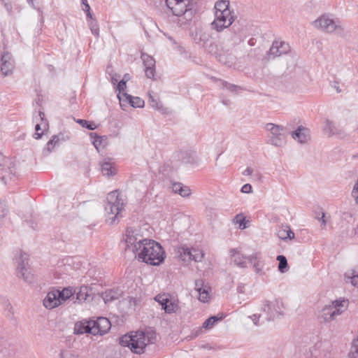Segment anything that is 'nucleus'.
<instances>
[{
  "mask_svg": "<svg viewBox=\"0 0 358 358\" xmlns=\"http://www.w3.org/2000/svg\"><path fill=\"white\" fill-rule=\"evenodd\" d=\"M135 257L148 264L158 266L165 258V252L161 245L154 240L146 239L138 241V246L134 248Z\"/></svg>",
  "mask_w": 358,
  "mask_h": 358,
  "instance_id": "obj_1",
  "label": "nucleus"
},
{
  "mask_svg": "<svg viewBox=\"0 0 358 358\" xmlns=\"http://www.w3.org/2000/svg\"><path fill=\"white\" fill-rule=\"evenodd\" d=\"M157 340L158 336L155 331L147 329L122 336L120 343L122 345L129 347L132 352L141 355L145 352L150 345L155 344Z\"/></svg>",
  "mask_w": 358,
  "mask_h": 358,
  "instance_id": "obj_2",
  "label": "nucleus"
},
{
  "mask_svg": "<svg viewBox=\"0 0 358 358\" xmlns=\"http://www.w3.org/2000/svg\"><path fill=\"white\" fill-rule=\"evenodd\" d=\"M313 25L317 29L326 34H335L341 37H344L346 34L340 20L331 18L328 14L322 15L313 22Z\"/></svg>",
  "mask_w": 358,
  "mask_h": 358,
  "instance_id": "obj_3",
  "label": "nucleus"
},
{
  "mask_svg": "<svg viewBox=\"0 0 358 358\" xmlns=\"http://www.w3.org/2000/svg\"><path fill=\"white\" fill-rule=\"evenodd\" d=\"M124 202L117 191L110 192L107 196V203L105 211L107 214V221L113 224L118 219L123 209Z\"/></svg>",
  "mask_w": 358,
  "mask_h": 358,
  "instance_id": "obj_4",
  "label": "nucleus"
},
{
  "mask_svg": "<svg viewBox=\"0 0 358 358\" xmlns=\"http://www.w3.org/2000/svg\"><path fill=\"white\" fill-rule=\"evenodd\" d=\"M15 260L17 264V275L22 278L25 282L31 283L34 282V275L29 265V256L22 251H17L15 255Z\"/></svg>",
  "mask_w": 358,
  "mask_h": 358,
  "instance_id": "obj_5",
  "label": "nucleus"
},
{
  "mask_svg": "<svg viewBox=\"0 0 358 358\" xmlns=\"http://www.w3.org/2000/svg\"><path fill=\"white\" fill-rule=\"evenodd\" d=\"M265 129L268 131V143L275 147H282L286 143L285 128L279 124L267 123Z\"/></svg>",
  "mask_w": 358,
  "mask_h": 358,
  "instance_id": "obj_6",
  "label": "nucleus"
},
{
  "mask_svg": "<svg viewBox=\"0 0 358 358\" xmlns=\"http://www.w3.org/2000/svg\"><path fill=\"white\" fill-rule=\"evenodd\" d=\"M348 301L335 300L330 304L326 305L320 311V317L324 322L334 320L336 316L340 315L347 308Z\"/></svg>",
  "mask_w": 358,
  "mask_h": 358,
  "instance_id": "obj_7",
  "label": "nucleus"
},
{
  "mask_svg": "<svg viewBox=\"0 0 358 358\" xmlns=\"http://www.w3.org/2000/svg\"><path fill=\"white\" fill-rule=\"evenodd\" d=\"M283 310V303L280 300L264 301L260 308V310L266 313L267 321L273 320L276 317L282 315Z\"/></svg>",
  "mask_w": 358,
  "mask_h": 358,
  "instance_id": "obj_8",
  "label": "nucleus"
},
{
  "mask_svg": "<svg viewBox=\"0 0 358 358\" xmlns=\"http://www.w3.org/2000/svg\"><path fill=\"white\" fill-rule=\"evenodd\" d=\"M177 254L183 262L194 260L196 262H200L204 257L203 252L199 248H189L185 245L178 248Z\"/></svg>",
  "mask_w": 358,
  "mask_h": 358,
  "instance_id": "obj_9",
  "label": "nucleus"
},
{
  "mask_svg": "<svg viewBox=\"0 0 358 358\" xmlns=\"http://www.w3.org/2000/svg\"><path fill=\"white\" fill-rule=\"evenodd\" d=\"M234 21V16L232 15L231 11L215 13V20L210 25L212 29L220 32L231 26Z\"/></svg>",
  "mask_w": 358,
  "mask_h": 358,
  "instance_id": "obj_10",
  "label": "nucleus"
},
{
  "mask_svg": "<svg viewBox=\"0 0 358 358\" xmlns=\"http://www.w3.org/2000/svg\"><path fill=\"white\" fill-rule=\"evenodd\" d=\"M191 0H165L167 8L173 15L182 16L192 10Z\"/></svg>",
  "mask_w": 358,
  "mask_h": 358,
  "instance_id": "obj_11",
  "label": "nucleus"
},
{
  "mask_svg": "<svg viewBox=\"0 0 358 358\" xmlns=\"http://www.w3.org/2000/svg\"><path fill=\"white\" fill-rule=\"evenodd\" d=\"M15 63L12 55L8 52L0 54V76L6 77L13 73Z\"/></svg>",
  "mask_w": 358,
  "mask_h": 358,
  "instance_id": "obj_12",
  "label": "nucleus"
},
{
  "mask_svg": "<svg viewBox=\"0 0 358 358\" xmlns=\"http://www.w3.org/2000/svg\"><path fill=\"white\" fill-rule=\"evenodd\" d=\"M91 334L101 336L106 334L110 329L111 324L106 317H100L96 320H91Z\"/></svg>",
  "mask_w": 358,
  "mask_h": 358,
  "instance_id": "obj_13",
  "label": "nucleus"
},
{
  "mask_svg": "<svg viewBox=\"0 0 358 358\" xmlns=\"http://www.w3.org/2000/svg\"><path fill=\"white\" fill-rule=\"evenodd\" d=\"M124 241L126 243L125 250L131 248V251L134 252V247L138 246V241L141 240H144L145 238H141V236L139 234L138 231L136 229L133 227H128L124 234L123 235Z\"/></svg>",
  "mask_w": 358,
  "mask_h": 358,
  "instance_id": "obj_14",
  "label": "nucleus"
},
{
  "mask_svg": "<svg viewBox=\"0 0 358 358\" xmlns=\"http://www.w3.org/2000/svg\"><path fill=\"white\" fill-rule=\"evenodd\" d=\"M118 99L120 104L122 108L124 106H127V104H129L134 108H142L144 106L145 103L144 101L140 97L133 96L127 93L120 94L118 96Z\"/></svg>",
  "mask_w": 358,
  "mask_h": 358,
  "instance_id": "obj_15",
  "label": "nucleus"
},
{
  "mask_svg": "<svg viewBox=\"0 0 358 358\" xmlns=\"http://www.w3.org/2000/svg\"><path fill=\"white\" fill-rule=\"evenodd\" d=\"M290 51V46L284 41H275L273 42L268 54L269 57L275 58L287 54Z\"/></svg>",
  "mask_w": 358,
  "mask_h": 358,
  "instance_id": "obj_16",
  "label": "nucleus"
},
{
  "mask_svg": "<svg viewBox=\"0 0 358 358\" xmlns=\"http://www.w3.org/2000/svg\"><path fill=\"white\" fill-rule=\"evenodd\" d=\"M195 290L198 293L199 300L201 302H208L210 299V288L204 285L202 280H197L195 281Z\"/></svg>",
  "mask_w": 358,
  "mask_h": 358,
  "instance_id": "obj_17",
  "label": "nucleus"
},
{
  "mask_svg": "<svg viewBox=\"0 0 358 358\" xmlns=\"http://www.w3.org/2000/svg\"><path fill=\"white\" fill-rule=\"evenodd\" d=\"M59 290L49 292L43 299V305L46 308L52 309L60 305Z\"/></svg>",
  "mask_w": 358,
  "mask_h": 358,
  "instance_id": "obj_18",
  "label": "nucleus"
},
{
  "mask_svg": "<svg viewBox=\"0 0 358 358\" xmlns=\"http://www.w3.org/2000/svg\"><path fill=\"white\" fill-rule=\"evenodd\" d=\"M123 292L120 288H113L108 289L102 293L101 297L106 303H110L115 300L120 299Z\"/></svg>",
  "mask_w": 358,
  "mask_h": 358,
  "instance_id": "obj_19",
  "label": "nucleus"
},
{
  "mask_svg": "<svg viewBox=\"0 0 358 358\" xmlns=\"http://www.w3.org/2000/svg\"><path fill=\"white\" fill-rule=\"evenodd\" d=\"M309 130L303 127H299L292 133V136L300 143H306L310 140Z\"/></svg>",
  "mask_w": 358,
  "mask_h": 358,
  "instance_id": "obj_20",
  "label": "nucleus"
},
{
  "mask_svg": "<svg viewBox=\"0 0 358 358\" xmlns=\"http://www.w3.org/2000/svg\"><path fill=\"white\" fill-rule=\"evenodd\" d=\"M92 289L87 286H81L78 291L75 292L76 293V299L79 302L92 300Z\"/></svg>",
  "mask_w": 358,
  "mask_h": 358,
  "instance_id": "obj_21",
  "label": "nucleus"
},
{
  "mask_svg": "<svg viewBox=\"0 0 358 358\" xmlns=\"http://www.w3.org/2000/svg\"><path fill=\"white\" fill-rule=\"evenodd\" d=\"M91 320H85L78 322L75 324L74 332L76 334H83L85 333L91 334Z\"/></svg>",
  "mask_w": 358,
  "mask_h": 358,
  "instance_id": "obj_22",
  "label": "nucleus"
},
{
  "mask_svg": "<svg viewBox=\"0 0 358 358\" xmlns=\"http://www.w3.org/2000/svg\"><path fill=\"white\" fill-rule=\"evenodd\" d=\"M230 252L233 258V261L236 265L241 268L246 267V259H248V257H244L242 254H241L238 250L235 249L231 250Z\"/></svg>",
  "mask_w": 358,
  "mask_h": 358,
  "instance_id": "obj_23",
  "label": "nucleus"
},
{
  "mask_svg": "<svg viewBox=\"0 0 358 358\" xmlns=\"http://www.w3.org/2000/svg\"><path fill=\"white\" fill-rule=\"evenodd\" d=\"M173 192L180 194L182 197H187L191 194L190 189L181 182H174L172 185Z\"/></svg>",
  "mask_w": 358,
  "mask_h": 358,
  "instance_id": "obj_24",
  "label": "nucleus"
},
{
  "mask_svg": "<svg viewBox=\"0 0 358 358\" xmlns=\"http://www.w3.org/2000/svg\"><path fill=\"white\" fill-rule=\"evenodd\" d=\"M278 236L282 240H286L287 238L293 239L294 238V234L289 226H285L280 229L277 233Z\"/></svg>",
  "mask_w": 358,
  "mask_h": 358,
  "instance_id": "obj_25",
  "label": "nucleus"
},
{
  "mask_svg": "<svg viewBox=\"0 0 358 358\" xmlns=\"http://www.w3.org/2000/svg\"><path fill=\"white\" fill-rule=\"evenodd\" d=\"M324 123L325 125L324 127V131L326 133H328L329 136H333L339 134V130L334 122L329 120H326Z\"/></svg>",
  "mask_w": 358,
  "mask_h": 358,
  "instance_id": "obj_26",
  "label": "nucleus"
},
{
  "mask_svg": "<svg viewBox=\"0 0 358 358\" xmlns=\"http://www.w3.org/2000/svg\"><path fill=\"white\" fill-rule=\"evenodd\" d=\"M248 260L253 265V268L257 274L262 275L263 274V265L260 260L257 259L255 256L248 257Z\"/></svg>",
  "mask_w": 358,
  "mask_h": 358,
  "instance_id": "obj_27",
  "label": "nucleus"
},
{
  "mask_svg": "<svg viewBox=\"0 0 358 358\" xmlns=\"http://www.w3.org/2000/svg\"><path fill=\"white\" fill-rule=\"evenodd\" d=\"M215 13H224L231 11L229 9V1L227 0L217 1L215 4Z\"/></svg>",
  "mask_w": 358,
  "mask_h": 358,
  "instance_id": "obj_28",
  "label": "nucleus"
},
{
  "mask_svg": "<svg viewBox=\"0 0 358 358\" xmlns=\"http://www.w3.org/2000/svg\"><path fill=\"white\" fill-rule=\"evenodd\" d=\"M90 136L92 139V144L97 150L101 146L104 147L103 142L106 141V138L105 136H98L95 133H91Z\"/></svg>",
  "mask_w": 358,
  "mask_h": 358,
  "instance_id": "obj_29",
  "label": "nucleus"
},
{
  "mask_svg": "<svg viewBox=\"0 0 358 358\" xmlns=\"http://www.w3.org/2000/svg\"><path fill=\"white\" fill-rule=\"evenodd\" d=\"M60 140H64L63 134L53 136L52 139H50L47 143V152L50 153L53 150L55 146L59 145V142Z\"/></svg>",
  "mask_w": 358,
  "mask_h": 358,
  "instance_id": "obj_30",
  "label": "nucleus"
},
{
  "mask_svg": "<svg viewBox=\"0 0 358 358\" xmlns=\"http://www.w3.org/2000/svg\"><path fill=\"white\" fill-rule=\"evenodd\" d=\"M75 292L76 289H73L71 287L64 288L62 291L59 290L60 303L69 299Z\"/></svg>",
  "mask_w": 358,
  "mask_h": 358,
  "instance_id": "obj_31",
  "label": "nucleus"
},
{
  "mask_svg": "<svg viewBox=\"0 0 358 358\" xmlns=\"http://www.w3.org/2000/svg\"><path fill=\"white\" fill-rule=\"evenodd\" d=\"M149 102L152 108L164 113L165 109L164 108L162 103L158 99L152 96L151 94H149Z\"/></svg>",
  "mask_w": 358,
  "mask_h": 358,
  "instance_id": "obj_32",
  "label": "nucleus"
},
{
  "mask_svg": "<svg viewBox=\"0 0 358 358\" xmlns=\"http://www.w3.org/2000/svg\"><path fill=\"white\" fill-rule=\"evenodd\" d=\"M345 278L350 280L354 287H358V272L355 270L349 271L345 273Z\"/></svg>",
  "mask_w": 358,
  "mask_h": 358,
  "instance_id": "obj_33",
  "label": "nucleus"
},
{
  "mask_svg": "<svg viewBox=\"0 0 358 358\" xmlns=\"http://www.w3.org/2000/svg\"><path fill=\"white\" fill-rule=\"evenodd\" d=\"M101 172L103 176H110L115 174V169L109 162H105L101 165Z\"/></svg>",
  "mask_w": 358,
  "mask_h": 358,
  "instance_id": "obj_34",
  "label": "nucleus"
},
{
  "mask_svg": "<svg viewBox=\"0 0 358 358\" xmlns=\"http://www.w3.org/2000/svg\"><path fill=\"white\" fill-rule=\"evenodd\" d=\"M179 308L178 304L176 301H172L171 299L169 300V303H166L165 306H164V311L166 313H173L178 311Z\"/></svg>",
  "mask_w": 358,
  "mask_h": 358,
  "instance_id": "obj_35",
  "label": "nucleus"
},
{
  "mask_svg": "<svg viewBox=\"0 0 358 358\" xmlns=\"http://www.w3.org/2000/svg\"><path fill=\"white\" fill-rule=\"evenodd\" d=\"M222 319V317H218V316H212L208 318L204 321L202 325V328L209 329H211L214 324L221 320Z\"/></svg>",
  "mask_w": 358,
  "mask_h": 358,
  "instance_id": "obj_36",
  "label": "nucleus"
},
{
  "mask_svg": "<svg viewBox=\"0 0 358 358\" xmlns=\"http://www.w3.org/2000/svg\"><path fill=\"white\" fill-rule=\"evenodd\" d=\"M276 259L279 262L278 270L281 273H285L287 271L288 264L287 258L284 255H278Z\"/></svg>",
  "mask_w": 358,
  "mask_h": 358,
  "instance_id": "obj_37",
  "label": "nucleus"
},
{
  "mask_svg": "<svg viewBox=\"0 0 358 358\" xmlns=\"http://www.w3.org/2000/svg\"><path fill=\"white\" fill-rule=\"evenodd\" d=\"M141 59H143L145 68L155 67V60L152 57L143 53L141 55Z\"/></svg>",
  "mask_w": 358,
  "mask_h": 358,
  "instance_id": "obj_38",
  "label": "nucleus"
},
{
  "mask_svg": "<svg viewBox=\"0 0 358 358\" xmlns=\"http://www.w3.org/2000/svg\"><path fill=\"white\" fill-rule=\"evenodd\" d=\"M211 78L215 80V81L219 82L224 88L227 89L230 92H236L238 90L241 89V87L239 86L229 83L227 81H224V80H222L220 79H215L214 78Z\"/></svg>",
  "mask_w": 358,
  "mask_h": 358,
  "instance_id": "obj_39",
  "label": "nucleus"
},
{
  "mask_svg": "<svg viewBox=\"0 0 358 358\" xmlns=\"http://www.w3.org/2000/svg\"><path fill=\"white\" fill-rule=\"evenodd\" d=\"M74 120L78 123L79 124H80L83 127H85L90 130H94L96 128V125L92 122H89V121H87L85 120H81V119H78L77 120H76L74 119Z\"/></svg>",
  "mask_w": 358,
  "mask_h": 358,
  "instance_id": "obj_40",
  "label": "nucleus"
},
{
  "mask_svg": "<svg viewBox=\"0 0 358 358\" xmlns=\"http://www.w3.org/2000/svg\"><path fill=\"white\" fill-rule=\"evenodd\" d=\"M349 358H358V338L355 339L352 342Z\"/></svg>",
  "mask_w": 358,
  "mask_h": 358,
  "instance_id": "obj_41",
  "label": "nucleus"
},
{
  "mask_svg": "<svg viewBox=\"0 0 358 358\" xmlns=\"http://www.w3.org/2000/svg\"><path fill=\"white\" fill-rule=\"evenodd\" d=\"M89 26L93 35L98 37L99 35V27L96 20L89 21Z\"/></svg>",
  "mask_w": 358,
  "mask_h": 358,
  "instance_id": "obj_42",
  "label": "nucleus"
},
{
  "mask_svg": "<svg viewBox=\"0 0 358 358\" xmlns=\"http://www.w3.org/2000/svg\"><path fill=\"white\" fill-rule=\"evenodd\" d=\"M233 222L235 224H239L240 229H243L246 227L245 224V217L241 214L236 215L233 219Z\"/></svg>",
  "mask_w": 358,
  "mask_h": 358,
  "instance_id": "obj_43",
  "label": "nucleus"
},
{
  "mask_svg": "<svg viewBox=\"0 0 358 358\" xmlns=\"http://www.w3.org/2000/svg\"><path fill=\"white\" fill-rule=\"evenodd\" d=\"M1 4L3 6L8 14L11 15L13 13V4L11 0H0Z\"/></svg>",
  "mask_w": 358,
  "mask_h": 358,
  "instance_id": "obj_44",
  "label": "nucleus"
},
{
  "mask_svg": "<svg viewBox=\"0 0 358 358\" xmlns=\"http://www.w3.org/2000/svg\"><path fill=\"white\" fill-rule=\"evenodd\" d=\"M155 301H157L161 306L162 308L164 309V306L166 305L167 303H169V299L167 298L165 294H158L155 296Z\"/></svg>",
  "mask_w": 358,
  "mask_h": 358,
  "instance_id": "obj_45",
  "label": "nucleus"
},
{
  "mask_svg": "<svg viewBox=\"0 0 358 358\" xmlns=\"http://www.w3.org/2000/svg\"><path fill=\"white\" fill-rule=\"evenodd\" d=\"M8 213V208L5 201L0 199V217H5Z\"/></svg>",
  "mask_w": 358,
  "mask_h": 358,
  "instance_id": "obj_46",
  "label": "nucleus"
},
{
  "mask_svg": "<svg viewBox=\"0 0 358 358\" xmlns=\"http://www.w3.org/2000/svg\"><path fill=\"white\" fill-rule=\"evenodd\" d=\"M60 358H78V356L70 350H62Z\"/></svg>",
  "mask_w": 358,
  "mask_h": 358,
  "instance_id": "obj_47",
  "label": "nucleus"
},
{
  "mask_svg": "<svg viewBox=\"0 0 358 358\" xmlns=\"http://www.w3.org/2000/svg\"><path fill=\"white\" fill-rule=\"evenodd\" d=\"M125 88H126V80L124 79H122V80L118 82V84H117V90L119 92L118 94H117V96L120 94L125 93L124 92Z\"/></svg>",
  "mask_w": 358,
  "mask_h": 358,
  "instance_id": "obj_48",
  "label": "nucleus"
},
{
  "mask_svg": "<svg viewBox=\"0 0 358 358\" xmlns=\"http://www.w3.org/2000/svg\"><path fill=\"white\" fill-rule=\"evenodd\" d=\"M352 196L354 198L356 203L358 204V178L352 191Z\"/></svg>",
  "mask_w": 358,
  "mask_h": 358,
  "instance_id": "obj_49",
  "label": "nucleus"
},
{
  "mask_svg": "<svg viewBox=\"0 0 358 358\" xmlns=\"http://www.w3.org/2000/svg\"><path fill=\"white\" fill-rule=\"evenodd\" d=\"M145 76L148 78H154L155 67L145 68Z\"/></svg>",
  "mask_w": 358,
  "mask_h": 358,
  "instance_id": "obj_50",
  "label": "nucleus"
},
{
  "mask_svg": "<svg viewBox=\"0 0 358 358\" xmlns=\"http://www.w3.org/2000/svg\"><path fill=\"white\" fill-rule=\"evenodd\" d=\"M108 69H109V67H108L107 69V72L109 73V75L110 76V79H111V81L112 83L115 85L116 83L118 82V80L119 78H120V76L116 73H113V72H111L110 73L108 71Z\"/></svg>",
  "mask_w": 358,
  "mask_h": 358,
  "instance_id": "obj_51",
  "label": "nucleus"
},
{
  "mask_svg": "<svg viewBox=\"0 0 358 358\" xmlns=\"http://www.w3.org/2000/svg\"><path fill=\"white\" fill-rule=\"evenodd\" d=\"M260 317H261V314H257V313H255L251 316H249V318H250L252 320L254 324H255L257 326L259 325V321Z\"/></svg>",
  "mask_w": 358,
  "mask_h": 358,
  "instance_id": "obj_52",
  "label": "nucleus"
},
{
  "mask_svg": "<svg viewBox=\"0 0 358 358\" xmlns=\"http://www.w3.org/2000/svg\"><path fill=\"white\" fill-rule=\"evenodd\" d=\"M41 126L39 124H36V127H35V130H36V132L35 134H34V137L36 138V139H39L41 136H42V134L43 133H39V131L41 130Z\"/></svg>",
  "mask_w": 358,
  "mask_h": 358,
  "instance_id": "obj_53",
  "label": "nucleus"
},
{
  "mask_svg": "<svg viewBox=\"0 0 358 358\" xmlns=\"http://www.w3.org/2000/svg\"><path fill=\"white\" fill-rule=\"evenodd\" d=\"M252 186L250 184H245L242 187H241V192L243 193H250L252 192Z\"/></svg>",
  "mask_w": 358,
  "mask_h": 358,
  "instance_id": "obj_54",
  "label": "nucleus"
},
{
  "mask_svg": "<svg viewBox=\"0 0 358 358\" xmlns=\"http://www.w3.org/2000/svg\"><path fill=\"white\" fill-rule=\"evenodd\" d=\"M82 3L83 4V10L84 11H89V10H90V5L87 3V0H82Z\"/></svg>",
  "mask_w": 358,
  "mask_h": 358,
  "instance_id": "obj_55",
  "label": "nucleus"
},
{
  "mask_svg": "<svg viewBox=\"0 0 358 358\" xmlns=\"http://www.w3.org/2000/svg\"><path fill=\"white\" fill-rule=\"evenodd\" d=\"M253 172V170L250 168V167H248L243 172V176H250L252 175Z\"/></svg>",
  "mask_w": 358,
  "mask_h": 358,
  "instance_id": "obj_56",
  "label": "nucleus"
},
{
  "mask_svg": "<svg viewBox=\"0 0 358 358\" xmlns=\"http://www.w3.org/2000/svg\"><path fill=\"white\" fill-rule=\"evenodd\" d=\"M320 220L322 222L321 227L322 228H324V227L326 226V220L324 219V213H322V217L320 218Z\"/></svg>",
  "mask_w": 358,
  "mask_h": 358,
  "instance_id": "obj_57",
  "label": "nucleus"
},
{
  "mask_svg": "<svg viewBox=\"0 0 358 358\" xmlns=\"http://www.w3.org/2000/svg\"><path fill=\"white\" fill-rule=\"evenodd\" d=\"M85 12L86 13L87 17L88 18H90V20H95L94 18H93V17L91 14L90 10H89V11H85Z\"/></svg>",
  "mask_w": 358,
  "mask_h": 358,
  "instance_id": "obj_58",
  "label": "nucleus"
},
{
  "mask_svg": "<svg viewBox=\"0 0 358 358\" xmlns=\"http://www.w3.org/2000/svg\"><path fill=\"white\" fill-rule=\"evenodd\" d=\"M38 116L41 119V121H43L44 120V117H45V114L44 113H43L42 111H38Z\"/></svg>",
  "mask_w": 358,
  "mask_h": 358,
  "instance_id": "obj_59",
  "label": "nucleus"
},
{
  "mask_svg": "<svg viewBox=\"0 0 358 358\" xmlns=\"http://www.w3.org/2000/svg\"><path fill=\"white\" fill-rule=\"evenodd\" d=\"M338 83H336L333 87L336 90L337 92H341V90L339 88V87L337 85Z\"/></svg>",
  "mask_w": 358,
  "mask_h": 358,
  "instance_id": "obj_60",
  "label": "nucleus"
},
{
  "mask_svg": "<svg viewBox=\"0 0 358 358\" xmlns=\"http://www.w3.org/2000/svg\"><path fill=\"white\" fill-rule=\"evenodd\" d=\"M123 79H124L126 80V82H127L129 79V74H125L124 76Z\"/></svg>",
  "mask_w": 358,
  "mask_h": 358,
  "instance_id": "obj_61",
  "label": "nucleus"
},
{
  "mask_svg": "<svg viewBox=\"0 0 358 358\" xmlns=\"http://www.w3.org/2000/svg\"><path fill=\"white\" fill-rule=\"evenodd\" d=\"M1 180H2V182L6 184V176H2L1 178Z\"/></svg>",
  "mask_w": 358,
  "mask_h": 358,
  "instance_id": "obj_62",
  "label": "nucleus"
},
{
  "mask_svg": "<svg viewBox=\"0 0 358 358\" xmlns=\"http://www.w3.org/2000/svg\"><path fill=\"white\" fill-rule=\"evenodd\" d=\"M3 172H6V171L3 168H2L1 166L0 165V173L3 174Z\"/></svg>",
  "mask_w": 358,
  "mask_h": 358,
  "instance_id": "obj_63",
  "label": "nucleus"
},
{
  "mask_svg": "<svg viewBox=\"0 0 358 358\" xmlns=\"http://www.w3.org/2000/svg\"><path fill=\"white\" fill-rule=\"evenodd\" d=\"M8 171H9V175H14V173H13V171L10 168H8Z\"/></svg>",
  "mask_w": 358,
  "mask_h": 358,
  "instance_id": "obj_64",
  "label": "nucleus"
}]
</instances>
